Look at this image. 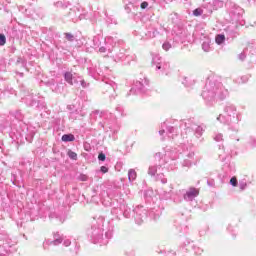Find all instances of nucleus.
Returning <instances> with one entry per match:
<instances>
[{"label":"nucleus","instance_id":"11","mask_svg":"<svg viewBox=\"0 0 256 256\" xmlns=\"http://www.w3.org/2000/svg\"><path fill=\"white\" fill-rule=\"evenodd\" d=\"M65 37H66L67 41H74V39H75V37L71 33H66Z\"/></svg>","mask_w":256,"mask_h":256},{"label":"nucleus","instance_id":"9","mask_svg":"<svg viewBox=\"0 0 256 256\" xmlns=\"http://www.w3.org/2000/svg\"><path fill=\"white\" fill-rule=\"evenodd\" d=\"M7 43V38L5 37V35L0 34V45L3 46Z\"/></svg>","mask_w":256,"mask_h":256},{"label":"nucleus","instance_id":"25","mask_svg":"<svg viewBox=\"0 0 256 256\" xmlns=\"http://www.w3.org/2000/svg\"><path fill=\"white\" fill-rule=\"evenodd\" d=\"M99 51H100V53H105V48H104V47H101V48L99 49Z\"/></svg>","mask_w":256,"mask_h":256},{"label":"nucleus","instance_id":"3","mask_svg":"<svg viewBox=\"0 0 256 256\" xmlns=\"http://www.w3.org/2000/svg\"><path fill=\"white\" fill-rule=\"evenodd\" d=\"M128 179H129V181H135V179H137V172H135L134 169L129 170Z\"/></svg>","mask_w":256,"mask_h":256},{"label":"nucleus","instance_id":"30","mask_svg":"<svg viewBox=\"0 0 256 256\" xmlns=\"http://www.w3.org/2000/svg\"><path fill=\"white\" fill-rule=\"evenodd\" d=\"M153 63H155V59H153Z\"/></svg>","mask_w":256,"mask_h":256},{"label":"nucleus","instance_id":"27","mask_svg":"<svg viewBox=\"0 0 256 256\" xmlns=\"http://www.w3.org/2000/svg\"><path fill=\"white\" fill-rule=\"evenodd\" d=\"M156 69H161V65L157 64Z\"/></svg>","mask_w":256,"mask_h":256},{"label":"nucleus","instance_id":"12","mask_svg":"<svg viewBox=\"0 0 256 256\" xmlns=\"http://www.w3.org/2000/svg\"><path fill=\"white\" fill-rule=\"evenodd\" d=\"M162 48L164 49V51H169L171 49V45L169 44V42H165L162 45Z\"/></svg>","mask_w":256,"mask_h":256},{"label":"nucleus","instance_id":"7","mask_svg":"<svg viewBox=\"0 0 256 256\" xmlns=\"http://www.w3.org/2000/svg\"><path fill=\"white\" fill-rule=\"evenodd\" d=\"M157 173V167L156 166H150L148 169V175H155Z\"/></svg>","mask_w":256,"mask_h":256},{"label":"nucleus","instance_id":"16","mask_svg":"<svg viewBox=\"0 0 256 256\" xmlns=\"http://www.w3.org/2000/svg\"><path fill=\"white\" fill-rule=\"evenodd\" d=\"M214 139L217 142L222 141L223 140V134H217Z\"/></svg>","mask_w":256,"mask_h":256},{"label":"nucleus","instance_id":"19","mask_svg":"<svg viewBox=\"0 0 256 256\" xmlns=\"http://www.w3.org/2000/svg\"><path fill=\"white\" fill-rule=\"evenodd\" d=\"M147 7H149V3H147V2L141 3V9H147Z\"/></svg>","mask_w":256,"mask_h":256},{"label":"nucleus","instance_id":"5","mask_svg":"<svg viewBox=\"0 0 256 256\" xmlns=\"http://www.w3.org/2000/svg\"><path fill=\"white\" fill-rule=\"evenodd\" d=\"M217 45H221L225 42V35H217L215 38Z\"/></svg>","mask_w":256,"mask_h":256},{"label":"nucleus","instance_id":"2","mask_svg":"<svg viewBox=\"0 0 256 256\" xmlns=\"http://www.w3.org/2000/svg\"><path fill=\"white\" fill-rule=\"evenodd\" d=\"M64 79L66 82L69 83V85H75V83H77V80L75 79V77H73V74L71 72H66L64 74Z\"/></svg>","mask_w":256,"mask_h":256},{"label":"nucleus","instance_id":"18","mask_svg":"<svg viewBox=\"0 0 256 256\" xmlns=\"http://www.w3.org/2000/svg\"><path fill=\"white\" fill-rule=\"evenodd\" d=\"M100 171H101L102 173H107V172L109 171V168H108V167H105V166H101Z\"/></svg>","mask_w":256,"mask_h":256},{"label":"nucleus","instance_id":"6","mask_svg":"<svg viewBox=\"0 0 256 256\" xmlns=\"http://www.w3.org/2000/svg\"><path fill=\"white\" fill-rule=\"evenodd\" d=\"M67 155H68V157H69L70 159H73L74 161H77V153H75V152L69 150L68 153H67Z\"/></svg>","mask_w":256,"mask_h":256},{"label":"nucleus","instance_id":"29","mask_svg":"<svg viewBox=\"0 0 256 256\" xmlns=\"http://www.w3.org/2000/svg\"><path fill=\"white\" fill-rule=\"evenodd\" d=\"M221 119V116H219L218 118H217V120L219 121Z\"/></svg>","mask_w":256,"mask_h":256},{"label":"nucleus","instance_id":"15","mask_svg":"<svg viewBox=\"0 0 256 256\" xmlns=\"http://www.w3.org/2000/svg\"><path fill=\"white\" fill-rule=\"evenodd\" d=\"M63 242V238H56L52 243L53 245H60Z\"/></svg>","mask_w":256,"mask_h":256},{"label":"nucleus","instance_id":"24","mask_svg":"<svg viewBox=\"0 0 256 256\" xmlns=\"http://www.w3.org/2000/svg\"><path fill=\"white\" fill-rule=\"evenodd\" d=\"M239 59H241L243 61V59H245V54H240Z\"/></svg>","mask_w":256,"mask_h":256},{"label":"nucleus","instance_id":"26","mask_svg":"<svg viewBox=\"0 0 256 256\" xmlns=\"http://www.w3.org/2000/svg\"><path fill=\"white\" fill-rule=\"evenodd\" d=\"M164 133H165V130H160V131H159V134H160V135H163Z\"/></svg>","mask_w":256,"mask_h":256},{"label":"nucleus","instance_id":"4","mask_svg":"<svg viewBox=\"0 0 256 256\" xmlns=\"http://www.w3.org/2000/svg\"><path fill=\"white\" fill-rule=\"evenodd\" d=\"M62 141H64L65 143L69 141H75V136H73L72 134H64L62 136Z\"/></svg>","mask_w":256,"mask_h":256},{"label":"nucleus","instance_id":"21","mask_svg":"<svg viewBox=\"0 0 256 256\" xmlns=\"http://www.w3.org/2000/svg\"><path fill=\"white\" fill-rule=\"evenodd\" d=\"M245 187H247V183H242L240 184V189L243 191V189H245Z\"/></svg>","mask_w":256,"mask_h":256},{"label":"nucleus","instance_id":"13","mask_svg":"<svg viewBox=\"0 0 256 256\" xmlns=\"http://www.w3.org/2000/svg\"><path fill=\"white\" fill-rule=\"evenodd\" d=\"M203 131H204L203 127H201V126H198L196 128V134L199 135V136L203 135Z\"/></svg>","mask_w":256,"mask_h":256},{"label":"nucleus","instance_id":"23","mask_svg":"<svg viewBox=\"0 0 256 256\" xmlns=\"http://www.w3.org/2000/svg\"><path fill=\"white\" fill-rule=\"evenodd\" d=\"M81 85H82V87H87V83L85 82V80L81 81Z\"/></svg>","mask_w":256,"mask_h":256},{"label":"nucleus","instance_id":"28","mask_svg":"<svg viewBox=\"0 0 256 256\" xmlns=\"http://www.w3.org/2000/svg\"><path fill=\"white\" fill-rule=\"evenodd\" d=\"M0 256H7V254H5V253H0Z\"/></svg>","mask_w":256,"mask_h":256},{"label":"nucleus","instance_id":"20","mask_svg":"<svg viewBox=\"0 0 256 256\" xmlns=\"http://www.w3.org/2000/svg\"><path fill=\"white\" fill-rule=\"evenodd\" d=\"M215 5H218L219 7H223V1H216Z\"/></svg>","mask_w":256,"mask_h":256},{"label":"nucleus","instance_id":"10","mask_svg":"<svg viewBox=\"0 0 256 256\" xmlns=\"http://www.w3.org/2000/svg\"><path fill=\"white\" fill-rule=\"evenodd\" d=\"M202 49H203V51H205V53H209V50H210L209 44L207 42H204L202 44Z\"/></svg>","mask_w":256,"mask_h":256},{"label":"nucleus","instance_id":"14","mask_svg":"<svg viewBox=\"0 0 256 256\" xmlns=\"http://www.w3.org/2000/svg\"><path fill=\"white\" fill-rule=\"evenodd\" d=\"M230 184L233 186V187H237V178L233 177L230 179Z\"/></svg>","mask_w":256,"mask_h":256},{"label":"nucleus","instance_id":"8","mask_svg":"<svg viewBox=\"0 0 256 256\" xmlns=\"http://www.w3.org/2000/svg\"><path fill=\"white\" fill-rule=\"evenodd\" d=\"M193 15H195V17H199V16L203 15V10H201V8L195 9L193 11Z\"/></svg>","mask_w":256,"mask_h":256},{"label":"nucleus","instance_id":"1","mask_svg":"<svg viewBox=\"0 0 256 256\" xmlns=\"http://www.w3.org/2000/svg\"><path fill=\"white\" fill-rule=\"evenodd\" d=\"M197 195H199V190L190 188L189 191L186 192L185 198L189 199V201H193Z\"/></svg>","mask_w":256,"mask_h":256},{"label":"nucleus","instance_id":"17","mask_svg":"<svg viewBox=\"0 0 256 256\" xmlns=\"http://www.w3.org/2000/svg\"><path fill=\"white\" fill-rule=\"evenodd\" d=\"M98 159H99V161H105V159H106L105 154L104 153H100L98 155Z\"/></svg>","mask_w":256,"mask_h":256},{"label":"nucleus","instance_id":"22","mask_svg":"<svg viewBox=\"0 0 256 256\" xmlns=\"http://www.w3.org/2000/svg\"><path fill=\"white\" fill-rule=\"evenodd\" d=\"M64 245L65 247H69V245H71V241L69 240L64 241Z\"/></svg>","mask_w":256,"mask_h":256}]
</instances>
